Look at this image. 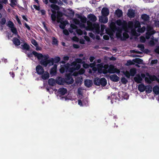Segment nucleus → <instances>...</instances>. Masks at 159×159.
I'll return each instance as SVG.
<instances>
[{
  "label": "nucleus",
  "instance_id": "dca6fc26",
  "mask_svg": "<svg viewBox=\"0 0 159 159\" xmlns=\"http://www.w3.org/2000/svg\"><path fill=\"white\" fill-rule=\"evenodd\" d=\"M94 63L92 64H90V65L92 68V70L91 69H90L89 70V72L90 73L93 74V75H94V73H95L97 71V68L96 67L94 66L95 65V62H94Z\"/></svg>",
  "mask_w": 159,
  "mask_h": 159
},
{
  "label": "nucleus",
  "instance_id": "c03bdc74",
  "mask_svg": "<svg viewBox=\"0 0 159 159\" xmlns=\"http://www.w3.org/2000/svg\"><path fill=\"white\" fill-rule=\"evenodd\" d=\"M31 43L35 46H37L38 45L37 42L34 39H32L31 40Z\"/></svg>",
  "mask_w": 159,
  "mask_h": 159
},
{
  "label": "nucleus",
  "instance_id": "c85d7f7f",
  "mask_svg": "<svg viewBox=\"0 0 159 159\" xmlns=\"http://www.w3.org/2000/svg\"><path fill=\"white\" fill-rule=\"evenodd\" d=\"M152 87L150 85H147L145 87V90L147 93H149L152 91Z\"/></svg>",
  "mask_w": 159,
  "mask_h": 159
},
{
  "label": "nucleus",
  "instance_id": "4d7b16f0",
  "mask_svg": "<svg viewBox=\"0 0 159 159\" xmlns=\"http://www.w3.org/2000/svg\"><path fill=\"white\" fill-rule=\"evenodd\" d=\"M33 7L34 8L37 10H40V7L39 6H37L36 5H34Z\"/></svg>",
  "mask_w": 159,
  "mask_h": 159
},
{
  "label": "nucleus",
  "instance_id": "39448f33",
  "mask_svg": "<svg viewBox=\"0 0 159 159\" xmlns=\"http://www.w3.org/2000/svg\"><path fill=\"white\" fill-rule=\"evenodd\" d=\"M60 60V58L59 57H56L54 58H51L48 59V60L46 61H42L41 62V64L45 67L47 66H49L53 65V62L55 63L58 62Z\"/></svg>",
  "mask_w": 159,
  "mask_h": 159
},
{
  "label": "nucleus",
  "instance_id": "412c9836",
  "mask_svg": "<svg viewBox=\"0 0 159 159\" xmlns=\"http://www.w3.org/2000/svg\"><path fill=\"white\" fill-rule=\"evenodd\" d=\"M127 15L129 18H132L134 17L135 16L134 11L132 9H129Z\"/></svg>",
  "mask_w": 159,
  "mask_h": 159
},
{
  "label": "nucleus",
  "instance_id": "09e8293b",
  "mask_svg": "<svg viewBox=\"0 0 159 159\" xmlns=\"http://www.w3.org/2000/svg\"><path fill=\"white\" fill-rule=\"evenodd\" d=\"M83 63V66L85 68H88L89 66V65L87 64Z\"/></svg>",
  "mask_w": 159,
  "mask_h": 159
},
{
  "label": "nucleus",
  "instance_id": "aec40b11",
  "mask_svg": "<svg viewBox=\"0 0 159 159\" xmlns=\"http://www.w3.org/2000/svg\"><path fill=\"white\" fill-rule=\"evenodd\" d=\"M101 13L102 16H106L109 15V11L107 8L104 7L102 10Z\"/></svg>",
  "mask_w": 159,
  "mask_h": 159
},
{
  "label": "nucleus",
  "instance_id": "423d86ee",
  "mask_svg": "<svg viewBox=\"0 0 159 159\" xmlns=\"http://www.w3.org/2000/svg\"><path fill=\"white\" fill-rule=\"evenodd\" d=\"M69 31L70 33H74V35H75V32L79 35H81L84 34L85 35L87 34V33L86 31L83 32L81 30L78 29L76 26L73 24H71L70 25V27L69 29Z\"/></svg>",
  "mask_w": 159,
  "mask_h": 159
},
{
  "label": "nucleus",
  "instance_id": "f03ea898",
  "mask_svg": "<svg viewBox=\"0 0 159 159\" xmlns=\"http://www.w3.org/2000/svg\"><path fill=\"white\" fill-rule=\"evenodd\" d=\"M73 21L74 23L78 25L81 29L84 28L87 30H92L95 34H100L101 36L104 34L105 26L103 25H101V29L100 30V26L98 24H92L89 21H87L86 18L85 17H81L79 19L75 18Z\"/></svg>",
  "mask_w": 159,
  "mask_h": 159
},
{
  "label": "nucleus",
  "instance_id": "052dcab7",
  "mask_svg": "<svg viewBox=\"0 0 159 159\" xmlns=\"http://www.w3.org/2000/svg\"><path fill=\"white\" fill-rule=\"evenodd\" d=\"M40 11L42 15H44L45 14L46 12L44 10H41Z\"/></svg>",
  "mask_w": 159,
  "mask_h": 159
},
{
  "label": "nucleus",
  "instance_id": "864d4df0",
  "mask_svg": "<svg viewBox=\"0 0 159 159\" xmlns=\"http://www.w3.org/2000/svg\"><path fill=\"white\" fill-rule=\"evenodd\" d=\"M140 41L141 42H144L145 41V37L143 36H141L140 37Z\"/></svg>",
  "mask_w": 159,
  "mask_h": 159
},
{
  "label": "nucleus",
  "instance_id": "20e7f679",
  "mask_svg": "<svg viewBox=\"0 0 159 159\" xmlns=\"http://www.w3.org/2000/svg\"><path fill=\"white\" fill-rule=\"evenodd\" d=\"M76 63H83V62L81 59H76L75 60V61L72 62L70 65L67 63L64 66H61V68L60 69V72L63 73L65 71L73 72L75 70H78L80 67V65L77 64Z\"/></svg>",
  "mask_w": 159,
  "mask_h": 159
},
{
  "label": "nucleus",
  "instance_id": "f3484780",
  "mask_svg": "<svg viewBox=\"0 0 159 159\" xmlns=\"http://www.w3.org/2000/svg\"><path fill=\"white\" fill-rule=\"evenodd\" d=\"M36 70L37 73L39 75L42 74L44 72V69L43 67L39 65L37 66L36 67Z\"/></svg>",
  "mask_w": 159,
  "mask_h": 159
},
{
  "label": "nucleus",
  "instance_id": "f704fd0d",
  "mask_svg": "<svg viewBox=\"0 0 159 159\" xmlns=\"http://www.w3.org/2000/svg\"><path fill=\"white\" fill-rule=\"evenodd\" d=\"M115 13L117 16L119 17H120L122 15V11L120 9L117 10L116 11Z\"/></svg>",
  "mask_w": 159,
  "mask_h": 159
},
{
  "label": "nucleus",
  "instance_id": "bb28decb",
  "mask_svg": "<svg viewBox=\"0 0 159 159\" xmlns=\"http://www.w3.org/2000/svg\"><path fill=\"white\" fill-rule=\"evenodd\" d=\"M42 75V78L44 80L48 79L49 77V73L47 71L44 72Z\"/></svg>",
  "mask_w": 159,
  "mask_h": 159
},
{
  "label": "nucleus",
  "instance_id": "ddd939ff",
  "mask_svg": "<svg viewBox=\"0 0 159 159\" xmlns=\"http://www.w3.org/2000/svg\"><path fill=\"white\" fill-rule=\"evenodd\" d=\"M81 98H79L78 104L80 106H87L88 105V100L87 98L82 99Z\"/></svg>",
  "mask_w": 159,
  "mask_h": 159
},
{
  "label": "nucleus",
  "instance_id": "bf43d9fd",
  "mask_svg": "<svg viewBox=\"0 0 159 159\" xmlns=\"http://www.w3.org/2000/svg\"><path fill=\"white\" fill-rule=\"evenodd\" d=\"M121 81L123 83L125 84L126 83L127 81L125 78H123L122 79Z\"/></svg>",
  "mask_w": 159,
  "mask_h": 159
},
{
  "label": "nucleus",
  "instance_id": "72a5a7b5",
  "mask_svg": "<svg viewBox=\"0 0 159 159\" xmlns=\"http://www.w3.org/2000/svg\"><path fill=\"white\" fill-rule=\"evenodd\" d=\"M107 83V80L106 79L104 78H102L101 79L100 85L102 86H105Z\"/></svg>",
  "mask_w": 159,
  "mask_h": 159
},
{
  "label": "nucleus",
  "instance_id": "a878e982",
  "mask_svg": "<svg viewBox=\"0 0 159 159\" xmlns=\"http://www.w3.org/2000/svg\"><path fill=\"white\" fill-rule=\"evenodd\" d=\"M93 84V81L92 80H86L84 81V84L85 86L89 87L91 86Z\"/></svg>",
  "mask_w": 159,
  "mask_h": 159
},
{
  "label": "nucleus",
  "instance_id": "4468645a",
  "mask_svg": "<svg viewBox=\"0 0 159 159\" xmlns=\"http://www.w3.org/2000/svg\"><path fill=\"white\" fill-rule=\"evenodd\" d=\"M118 96L122 100L128 99L129 97V95L123 91L119 92L118 93Z\"/></svg>",
  "mask_w": 159,
  "mask_h": 159
},
{
  "label": "nucleus",
  "instance_id": "603ef678",
  "mask_svg": "<svg viewBox=\"0 0 159 159\" xmlns=\"http://www.w3.org/2000/svg\"><path fill=\"white\" fill-rule=\"evenodd\" d=\"M157 62V59L152 60L151 62V64L153 65L156 64Z\"/></svg>",
  "mask_w": 159,
  "mask_h": 159
},
{
  "label": "nucleus",
  "instance_id": "7c9ffc66",
  "mask_svg": "<svg viewBox=\"0 0 159 159\" xmlns=\"http://www.w3.org/2000/svg\"><path fill=\"white\" fill-rule=\"evenodd\" d=\"M82 88H79L78 89V94L77 95V96L78 98H82L83 97V96L82 94Z\"/></svg>",
  "mask_w": 159,
  "mask_h": 159
},
{
  "label": "nucleus",
  "instance_id": "79ce46f5",
  "mask_svg": "<svg viewBox=\"0 0 159 159\" xmlns=\"http://www.w3.org/2000/svg\"><path fill=\"white\" fill-rule=\"evenodd\" d=\"M11 0V7L16 5L17 3V0Z\"/></svg>",
  "mask_w": 159,
  "mask_h": 159
},
{
  "label": "nucleus",
  "instance_id": "6e6552de",
  "mask_svg": "<svg viewBox=\"0 0 159 159\" xmlns=\"http://www.w3.org/2000/svg\"><path fill=\"white\" fill-rule=\"evenodd\" d=\"M147 32L146 34V38L149 39L151 35L155 33V31L153 30V28L151 25H148L147 28Z\"/></svg>",
  "mask_w": 159,
  "mask_h": 159
},
{
  "label": "nucleus",
  "instance_id": "0eeeda50",
  "mask_svg": "<svg viewBox=\"0 0 159 159\" xmlns=\"http://www.w3.org/2000/svg\"><path fill=\"white\" fill-rule=\"evenodd\" d=\"M32 54L35 57H37L38 60H41L40 63L41 64V62L42 61H46L48 60V55H43L41 53H39L35 51H33L32 52Z\"/></svg>",
  "mask_w": 159,
  "mask_h": 159
},
{
  "label": "nucleus",
  "instance_id": "5701e85b",
  "mask_svg": "<svg viewBox=\"0 0 159 159\" xmlns=\"http://www.w3.org/2000/svg\"><path fill=\"white\" fill-rule=\"evenodd\" d=\"M57 65H54L53 67L51 69L50 74L52 75H56L57 72Z\"/></svg>",
  "mask_w": 159,
  "mask_h": 159
},
{
  "label": "nucleus",
  "instance_id": "49530a36",
  "mask_svg": "<svg viewBox=\"0 0 159 159\" xmlns=\"http://www.w3.org/2000/svg\"><path fill=\"white\" fill-rule=\"evenodd\" d=\"M6 22V20L5 18H3L1 19L0 21V24L1 25H3L5 24Z\"/></svg>",
  "mask_w": 159,
  "mask_h": 159
},
{
  "label": "nucleus",
  "instance_id": "f257e3e1",
  "mask_svg": "<svg viewBox=\"0 0 159 159\" xmlns=\"http://www.w3.org/2000/svg\"><path fill=\"white\" fill-rule=\"evenodd\" d=\"M116 24L119 26H121V28H117L116 26L111 27V32L108 33L110 38H113L112 35L116 33V36L118 38L122 40H125L129 37V33L130 34L136 36L140 35V33H143L145 30V26L142 28H137L140 26V23L138 21L135 20L134 22L129 21L127 24L126 21L121 20H118L116 21Z\"/></svg>",
  "mask_w": 159,
  "mask_h": 159
},
{
  "label": "nucleus",
  "instance_id": "0e129e2a",
  "mask_svg": "<svg viewBox=\"0 0 159 159\" xmlns=\"http://www.w3.org/2000/svg\"><path fill=\"white\" fill-rule=\"evenodd\" d=\"M155 52L158 54H159V46L157 47L156 48L155 50Z\"/></svg>",
  "mask_w": 159,
  "mask_h": 159
},
{
  "label": "nucleus",
  "instance_id": "8fccbe9b",
  "mask_svg": "<svg viewBox=\"0 0 159 159\" xmlns=\"http://www.w3.org/2000/svg\"><path fill=\"white\" fill-rule=\"evenodd\" d=\"M103 38L104 39L107 40L109 39V36L108 35H105L103 36Z\"/></svg>",
  "mask_w": 159,
  "mask_h": 159
},
{
  "label": "nucleus",
  "instance_id": "5fc2aeb1",
  "mask_svg": "<svg viewBox=\"0 0 159 159\" xmlns=\"http://www.w3.org/2000/svg\"><path fill=\"white\" fill-rule=\"evenodd\" d=\"M16 20L17 21L18 23L19 24L21 25V22L20 21V19H19L18 17L17 16H16Z\"/></svg>",
  "mask_w": 159,
  "mask_h": 159
},
{
  "label": "nucleus",
  "instance_id": "c756f323",
  "mask_svg": "<svg viewBox=\"0 0 159 159\" xmlns=\"http://www.w3.org/2000/svg\"><path fill=\"white\" fill-rule=\"evenodd\" d=\"M88 18L89 20L92 21H95L97 20L96 16L93 15H89L88 16Z\"/></svg>",
  "mask_w": 159,
  "mask_h": 159
},
{
  "label": "nucleus",
  "instance_id": "a19ab883",
  "mask_svg": "<svg viewBox=\"0 0 159 159\" xmlns=\"http://www.w3.org/2000/svg\"><path fill=\"white\" fill-rule=\"evenodd\" d=\"M21 46L23 49L28 50L29 49V47L28 45L26 43H25L24 44H22Z\"/></svg>",
  "mask_w": 159,
  "mask_h": 159
},
{
  "label": "nucleus",
  "instance_id": "338daca9",
  "mask_svg": "<svg viewBox=\"0 0 159 159\" xmlns=\"http://www.w3.org/2000/svg\"><path fill=\"white\" fill-rule=\"evenodd\" d=\"M89 36L91 37L93 39H94L95 38V37L94 36V35L92 33H89Z\"/></svg>",
  "mask_w": 159,
  "mask_h": 159
},
{
  "label": "nucleus",
  "instance_id": "69168bd1",
  "mask_svg": "<svg viewBox=\"0 0 159 159\" xmlns=\"http://www.w3.org/2000/svg\"><path fill=\"white\" fill-rule=\"evenodd\" d=\"M42 24H43V26L44 28L45 29V30H46L47 31L48 30V29H47V27L46 26L45 23L44 22H43Z\"/></svg>",
  "mask_w": 159,
  "mask_h": 159
},
{
  "label": "nucleus",
  "instance_id": "6ab92c4d",
  "mask_svg": "<svg viewBox=\"0 0 159 159\" xmlns=\"http://www.w3.org/2000/svg\"><path fill=\"white\" fill-rule=\"evenodd\" d=\"M56 83L58 84L62 85L66 83L65 80L63 78L59 77L56 80Z\"/></svg>",
  "mask_w": 159,
  "mask_h": 159
},
{
  "label": "nucleus",
  "instance_id": "393cba45",
  "mask_svg": "<svg viewBox=\"0 0 159 159\" xmlns=\"http://www.w3.org/2000/svg\"><path fill=\"white\" fill-rule=\"evenodd\" d=\"M67 92V90L65 88H61L59 89L58 91V93L61 95H65Z\"/></svg>",
  "mask_w": 159,
  "mask_h": 159
},
{
  "label": "nucleus",
  "instance_id": "e433bc0d",
  "mask_svg": "<svg viewBox=\"0 0 159 159\" xmlns=\"http://www.w3.org/2000/svg\"><path fill=\"white\" fill-rule=\"evenodd\" d=\"M101 79L98 78H95L94 80V84L97 85H100Z\"/></svg>",
  "mask_w": 159,
  "mask_h": 159
},
{
  "label": "nucleus",
  "instance_id": "c9c22d12",
  "mask_svg": "<svg viewBox=\"0 0 159 159\" xmlns=\"http://www.w3.org/2000/svg\"><path fill=\"white\" fill-rule=\"evenodd\" d=\"M56 81H55V80L52 78L49 79L48 80V83L49 85L52 86H54V85L56 83Z\"/></svg>",
  "mask_w": 159,
  "mask_h": 159
},
{
  "label": "nucleus",
  "instance_id": "2eb2a0df",
  "mask_svg": "<svg viewBox=\"0 0 159 159\" xmlns=\"http://www.w3.org/2000/svg\"><path fill=\"white\" fill-rule=\"evenodd\" d=\"M147 75L148 76L149 78L145 77V80L146 82L148 83H151L152 81L156 79V77L155 76L150 75L148 73H147Z\"/></svg>",
  "mask_w": 159,
  "mask_h": 159
},
{
  "label": "nucleus",
  "instance_id": "1a4fd4ad",
  "mask_svg": "<svg viewBox=\"0 0 159 159\" xmlns=\"http://www.w3.org/2000/svg\"><path fill=\"white\" fill-rule=\"evenodd\" d=\"M7 25L10 28L13 33L15 35H17L18 37L20 39V37L17 35V30L15 27L13 23L11 21H9L7 23Z\"/></svg>",
  "mask_w": 159,
  "mask_h": 159
},
{
  "label": "nucleus",
  "instance_id": "774afa93",
  "mask_svg": "<svg viewBox=\"0 0 159 159\" xmlns=\"http://www.w3.org/2000/svg\"><path fill=\"white\" fill-rule=\"evenodd\" d=\"M95 58L93 57H90L89 60L91 62H92L94 59Z\"/></svg>",
  "mask_w": 159,
  "mask_h": 159
},
{
  "label": "nucleus",
  "instance_id": "680f3d73",
  "mask_svg": "<svg viewBox=\"0 0 159 159\" xmlns=\"http://www.w3.org/2000/svg\"><path fill=\"white\" fill-rule=\"evenodd\" d=\"M49 2L52 3H57V1L56 0H49Z\"/></svg>",
  "mask_w": 159,
  "mask_h": 159
},
{
  "label": "nucleus",
  "instance_id": "9d476101",
  "mask_svg": "<svg viewBox=\"0 0 159 159\" xmlns=\"http://www.w3.org/2000/svg\"><path fill=\"white\" fill-rule=\"evenodd\" d=\"M108 72L111 74L116 73L119 75L120 72V70L115 67L112 65H110L108 69Z\"/></svg>",
  "mask_w": 159,
  "mask_h": 159
},
{
  "label": "nucleus",
  "instance_id": "4be33fe9",
  "mask_svg": "<svg viewBox=\"0 0 159 159\" xmlns=\"http://www.w3.org/2000/svg\"><path fill=\"white\" fill-rule=\"evenodd\" d=\"M99 20L102 23H106L108 22V19L107 16H102L99 17Z\"/></svg>",
  "mask_w": 159,
  "mask_h": 159
},
{
  "label": "nucleus",
  "instance_id": "2f4dec72",
  "mask_svg": "<svg viewBox=\"0 0 159 159\" xmlns=\"http://www.w3.org/2000/svg\"><path fill=\"white\" fill-rule=\"evenodd\" d=\"M145 87L143 84H139L138 86V89L141 92H143L145 90Z\"/></svg>",
  "mask_w": 159,
  "mask_h": 159
},
{
  "label": "nucleus",
  "instance_id": "13d9d810",
  "mask_svg": "<svg viewBox=\"0 0 159 159\" xmlns=\"http://www.w3.org/2000/svg\"><path fill=\"white\" fill-rule=\"evenodd\" d=\"M69 57L67 56H64L63 57V60L65 61H67L69 60Z\"/></svg>",
  "mask_w": 159,
  "mask_h": 159
},
{
  "label": "nucleus",
  "instance_id": "ea45409f",
  "mask_svg": "<svg viewBox=\"0 0 159 159\" xmlns=\"http://www.w3.org/2000/svg\"><path fill=\"white\" fill-rule=\"evenodd\" d=\"M135 63H137L139 64L143 63V61L142 60L139 58H136L133 60Z\"/></svg>",
  "mask_w": 159,
  "mask_h": 159
},
{
  "label": "nucleus",
  "instance_id": "a211bd4d",
  "mask_svg": "<svg viewBox=\"0 0 159 159\" xmlns=\"http://www.w3.org/2000/svg\"><path fill=\"white\" fill-rule=\"evenodd\" d=\"M110 79L114 82H118L119 80V78L116 75H111L109 76Z\"/></svg>",
  "mask_w": 159,
  "mask_h": 159
},
{
  "label": "nucleus",
  "instance_id": "473e14b6",
  "mask_svg": "<svg viewBox=\"0 0 159 159\" xmlns=\"http://www.w3.org/2000/svg\"><path fill=\"white\" fill-rule=\"evenodd\" d=\"M13 42L14 44L16 46H19L20 45V40L16 38H14L13 40Z\"/></svg>",
  "mask_w": 159,
  "mask_h": 159
},
{
  "label": "nucleus",
  "instance_id": "e2e57ef3",
  "mask_svg": "<svg viewBox=\"0 0 159 159\" xmlns=\"http://www.w3.org/2000/svg\"><path fill=\"white\" fill-rule=\"evenodd\" d=\"M84 38L87 41H89L90 39L89 37L87 36H84Z\"/></svg>",
  "mask_w": 159,
  "mask_h": 159
},
{
  "label": "nucleus",
  "instance_id": "58836bf2",
  "mask_svg": "<svg viewBox=\"0 0 159 159\" xmlns=\"http://www.w3.org/2000/svg\"><path fill=\"white\" fill-rule=\"evenodd\" d=\"M141 18L144 20L145 21H147L149 20V16L146 14H143L141 16Z\"/></svg>",
  "mask_w": 159,
  "mask_h": 159
},
{
  "label": "nucleus",
  "instance_id": "b1692460",
  "mask_svg": "<svg viewBox=\"0 0 159 159\" xmlns=\"http://www.w3.org/2000/svg\"><path fill=\"white\" fill-rule=\"evenodd\" d=\"M134 81L138 83H141L142 81V78L139 74H137L136 75L134 78Z\"/></svg>",
  "mask_w": 159,
  "mask_h": 159
},
{
  "label": "nucleus",
  "instance_id": "cd10ccee",
  "mask_svg": "<svg viewBox=\"0 0 159 159\" xmlns=\"http://www.w3.org/2000/svg\"><path fill=\"white\" fill-rule=\"evenodd\" d=\"M153 91L157 95L159 94V87L157 85L154 86L153 88Z\"/></svg>",
  "mask_w": 159,
  "mask_h": 159
},
{
  "label": "nucleus",
  "instance_id": "9b49d317",
  "mask_svg": "<svg viewBox=\"0 0 159 159\" xmlns=\"http://www.w3.org/2000/svg\"><path fill=\"white\" fill-rule=\"evenodd\" d=\"M136 73V70L135 68H132L130 69L129 72L126 71L124 73V74L126 77L129 78L130 76H134Z\"/></svg>",
  "mask_w": 159,
  "mask_h": 159
},
{
  "label": "nucleus",
  "instance_id": "4c0bfd02",
  "mask_svg": "<svg viewBox=\"0 0 159 159\" xmlns=\"http://www.w3.org/2000/svg\"><path fill=\"white\" fill-rule=\"evenodd\" d=\"M116 97L115 94H112L110 98L111 100V102L112 104L116 102Z\"/></svg>",
  "mask_w": 159,
  "mask_h": 159
},
{
  "label": "nucleus",
  "instance_id": "de8ad7c7",
  "mask_svg": "<svg viewBox=\"0 0 159 159\" xmlns=\"http://www.w3.org/2000/svg\"><path fill=\"white\" fill-rule=\"evenodd\" d=\"M134 63L133 62L130 60H129L127 61V63L126 64V65L127 66H129L133 64Z\"/></svg>",
  "mask_w": 159,
  "mask_h": 159
},
{
  "label": "nucleus",
  "instance_id": "3c124183",
  "mask_svg": "<svg viewBox=\"0 0 159 159\" xmlns=\"http://www.w3.org/2000/svg\"><path fill=\"white\" fill-rule=\"evenodd\" d=\"M85 72V70L83 69H81L79 71V74H83Z\"/></svg>",
  "mask_w": 159,
  "mask_h": 159
},
{
  "label": "nucleus",
  "instance_id": "7ed1b4c3",
  "mask_svg": "<svg viewBox=\"0 0 159 159\" xmlns=\"http://www.w3.org/2000/svg\"><path fill=\"white\" fill-rule=\"evenodd\" d=\"M51 7L52 8L51 11L52 13L51 15L52 20L54 21H55L57 13V22L61 23L59 25L60 28L62 29H64L66 24H67V22L66 21H64L63 20L62 13L58 12V11L59 9L57 5L52 4L51 5Z\"/></svg>",
  "mask_w": 159,
  "mask_h": 159
},
{
  "label": "nucleus",
  "instance_id": "6e6d98bb",
  "mask_svg": "<svg viewBox=\"0 0 159 159\" xmlns=\"http://www.w3.org/2000/svg\"><path fill=\"white\" fill-rule=\"evenodd\" d=\"M63 33L66 35H68L69 33V32L68 31L66 30H63Z\"/></svg>",
  "mask_w": 159,
  "mask_h": 159
},
{
  "label": "nucleus",
  "instance_id": "f8f14e48",
  "mask_svg": "<svg viewBox=\"0 0 159 159\" xmlns=\"http://www.w3.org/2000/svg\"><path fill=\"white\" fill-rule=\"evenodd\" d=\"M70 73H69L68 75H66V78L65 79L66 83L68 84H72L74 82V80L72 77V72H70Z\"/></svg>",
  "mask_w": 159,
  "mask_h": 159
},
{
  "label": "nucleus",
  "instance_id": "37998d69",
  "mask_svg": "<svg viewBox=\"0 0 159 159\" xmlns=\"http://www.w3.org/2000/svg\"><path fill=\"white\" fill-rule=\"evenodd\" d=\"M52 44L57 45L58 44V41L54 37H52Z\"/></svg>",
  "mask_w": 159,
  "mask_h": 159
},
{
  "label": "nucleus",
  "instance_id": "a18cd8bd",
  "mask_svg": "<svg viewBox=\"0 0 159 159\" xmlns=\"http://www.w3.org/2000/svg\"><path fill=\"white\" fill-rule=\"evenodd\" d=\"M138 47L141 50L143 51L144 49V47L143 45L142 44H139L138 45Z\"/></svg>",
  "mask_w": 159,
  "mask_h": 159
}]
</instances>
